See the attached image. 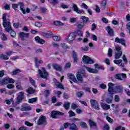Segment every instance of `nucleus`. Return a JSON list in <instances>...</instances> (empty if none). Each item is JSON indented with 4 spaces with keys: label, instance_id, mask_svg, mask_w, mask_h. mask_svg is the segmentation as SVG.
<instances>
[{
    "label": "nucleus",
    "instance_id": "nucleus-34",
    "mask_svg": "<svg viewBox=\"0 0 130 130\" xmlns=\"http://www.w3.org/2000/svg\"><path fill=\"white\" fill-rule=\"evenodd\" d=\"M84 91H77L76 92V96L78 98H81L82 97H83V95H84Z\"/></svg>",
    "mask_w": 130,
    "mask_h": 130
},
{
    "label": "nucleus",
    "instance_id": "nucleus-41",
    "mask_svg": "<svg viewBox=\"0 0 130 130\" xmlns=\"http://www.w3.org/2000/svg\"><path fill=\"white\" fill-rule=\"evenodd\" d=\"M52 38L54 41L58 42L60 40V37L57 36H52Z\"/></svg>",
    "mask_w": 130,
    "mask_h": 130
},
{
    "label": "nucleus",
    "instance_id": "nucleus-6",
    "mask_svg": "<svg viewBox=\"0 0 130 130\" xmlns=\"http://www.w3.org/2000/svg\"><path fill=\"white\" fill-rule=\"evenodd\" d=\"M108 92L110 94V99H113V92L114 91V89L113 88V87L114 86V84L112 83V82H110L108 84Z\"/></svg>",
    "mask_w": 130,
    "mask_h": 130
},
{
    "label": "nucleus",
    "instance_id": "nucleus-9",
    "mask_svg": "<svg viewBox=\"0 0 130 130\" xmlns=\"http://www.w3.org/2000/svg\"><path fill=\"white\" fill-rule=\"evenodd\" d=\"M57 115H59L60 116H63V115H64V114L58 111H52L51 113V118H54V119H55L57 118Z\"/></svg>",
    "mask_w": 130,
    "mask_h": 130
},
{
    "label": "nucleus",
    "instance_id": "nucleus-58",
    "mask_svg": "<svg viewBox=\"0 0 130 130\" xmlns=\"http://www.w3.org/2000/svg\"><path fill=\"white\" fill-rule=\"evenodd\" d=\"M106 119L108 121V122H110V123H113V119H112L109 116H107L106 117Z\"/></svg>",
    "mask_w": 130,
    "mask_h": 130
},
{
    "label": "nucleus",
    "instance_id": "nucleus-20",
    "mask_svg": "<svg viewBox=\"0 0 130 130\" xmlns=\"http://www.w3.org/2000/svg\"><path fill=\"white\" fill-rule=\"evenodd\" d=\"M35 41L37 43H39V44H44L45 43V41L44 40L40 38V37L37 36L35 38Z\"/></svg>",
    "mask_w": 130,
    "mask_h": 130
},
{
    "label": "nucleus",
    "instance_id": "nucleus-48",
    "mask_svg": "<svg viewBox=\"0 0 130 130\" xmlns=\"http://www.w3.org/2000/svg\"><path fill=\"white\" fill-rule=\"evenodd\" d=\"M29 82L31 84L32 86L35 87L36 85V83L35 82V80H33V79L31 77L29 78Z\"/></svg>",
    "mask_w": 130,
    "mask_h": 130
},
{
    "label": "nucleus",
    "instance_id": "nucleus-43",
    "mask_svg": "<svg viewBox=\"0 0 130 130\" xmlns=\"http://www.w3.org/2000/svg\"><path fill=\"white\" fill-rule=\"evenodd\" d=\"M53 24L55 26H59L60 25H62V22L59 21H54Z\"/></svg>",
    "mask_w": 130,
    "mask_h": 130
},
{
    "label": "nucleus",
    "instance_id": "nucleus-25",
    "mask_svg": "<svg viewBox=\"0 0 130 130\" xmlns=\"http://www.w3.org/2000/svg\"><path fill=\"white\" fill-rule=\"evenodd\" d=\"M68 77L70 80L74 82V83H78V80H77V78L75 77L74 74H72L71 73H69L68 74Z\"/></svg>",
    "mask_w": 130,
    "mask_h": 130
},
{
    "label": "nucleus",
    "instance_id": "nucleus-12",
    "mask_svg": "<svg viewBox=\"0 0 130 130\" xmlns=\"http://www.w3.org/2000/svg\"><path fill=\"white\" fill-rule=\"evenodd\" d=\"M115 92L118 94L123 93V86L119 84L115 87Z\"/></svg>",
    "mask_w": 130,
    "mask_h": 130
},
{
    "label": "nucleus",
    "instance_id": "nucleus-46",
    "mask_svg": "<svg viewBox=\"0 0 130 130\" xmlns=\"http://www.w3.org/2000/svg\"><path fill=\"white\" fill-rule=\"evenodd\" d=\"M45 96L46 98H47L50 95V91L48 89H46L44 91Z\"/></svg>",
    "mask_w": 130,
    "mask_h": 130
},
{
    "label": "nucleus",
    "instance_id": "nucleus-27",
    "mask_svg": "<svg viewBox=\"0 0 130 130\" xmlns=\"http://www.w3.org/2000/svg\"><path fill=\"white\" fill-rule=\"evenodd\" d=\"M72 57L74 59V62H78V60L79 59V58H78V55L77 54V53H76L75 51H73Z\"/></svg>",
    "mask_w": 130,
    "mask_h": 130
},
{
    "label": "nucleus",
    "instance_id": "nucleus-17",
    "mask_svg": "<svg viewBox=\"0 0 130 130\" xmlns=\"http://www.w3.org/2000/svg\"><path fill=\"white\" fill-rule=\"evenodd\" d=\"M73 8L74 9V12H76V13H77V14L85 13V11H84V10L81 9L80 10H79L78 6H77V5H76V4H73Z\"/></svg>",
    "mask_w": 130,
    "mask_h": 130
},
{
    "label": "nucleus",
    "instance_id": "nucleus-4",
    "mask_svg": "<svg viewBox=\"0 0 130 130\" xmlns=\"http://www.w3.org/2000/svg\"><path fill=\"white\" fill-rule=\"evenodd\" d=\"M37 123L38 125H46L47 124L46 116L42 115L39 118Z\"/></svg>",
    "mask_w": 130,
    "mask_h": 130
},
{
    "label": "nucleus",
    "instance_id": "nucleus-56",
    "mask_svg": "<svg viewBox=\"0 0 130 130\" xmlns=\"http://www.w3.org/2000/svg\"><path fill=\"white\" fill-rule=\"evenodd\" d=\"M2 40H3V41H7L8 40V38L7 37V35H6V34H2Z\"/></svg>",
    "mask_w": 130,
    "mask_h": 130
},
{
    "label": "nucleus",
    "instance_id": "nucleus-32",
    "mask_svg": "<svg viewBox=\"0 0 130 130\" xmlns=\"http://www.w3.org/2000/svg\"><path fill=\"white\" fill-rule=\"evenodd\" d=\"M32 110V108L30 106H24L21 108L22 111H28Z\"/></svg>",
    "mask_w": 130,
    "mask_h": 130
},
{
    "label": "nucleus",
    "instance_id": "nucleus-44",
    "mask_svg": "<svg viewBox=\"0 0 130 130\" xmlns=\"http://www.w3.org/2000/svg\"><path fill=\"white\" fill-rule=\"evenodd\" d=\"M113 52V51L112 50V49L109 48L108 49V55L109 57H111V56H112Z\"/></svg>",
    "mask_w": 130,
    "mask_h": 130
},
{
    "label": "nucleus",
    "instance_id": "nucleus-47",
    "mask_svg": "<svg viewBox=\"0 0 130 130\" xmlns=\"http://www.w3.org/2000/svg\"><path fill=\"white\" fill-rule=\"evenodd\" d=\"M7 81L8 84H14L15 83V80L13 78H7Z\"/></svg>",
    "mask_w": 130,
    "mask_h": 130
},
{
    "label": "nucleus",
    "instance_id": "nucleus-52",
    "mask_svg": "<svg viewBox=\"0 0 130 130\" xmlns=\"http://www.w3.org/2000/svg\"><path fill=\"white\" fill-rule=\"evenodd\" d=\"M69 114L70 117H73V116H76V114L73 111L71 110L69 111Z\"/></svg>",
    "mask_w": 130,
    "mask_h": 130
},
{
    "label": "nucleus",
    "instance_id": "nucleus-3",
    "mask_svg": "<svg viewBox=\"0 0 130 130\" xmlns=\"http://www.w3.org/2000/svg\"><path fill=\"white\" fill-rule=\"evenodd\" d=\"M3 20L4 27H7L8 31L11 30V22H7V14L6 13H4L3 15Z\"/></svg>",
    "mask_w": 130,
    "mask_h": 130
},
{
    "label": "nucleus",
    "instance_id": "nucleus-10",
    "mask_svg": "<svg viewBox=\"0 0 130 130\" xmlns=\"http://www.w3.org/2000/svg\"><path fill=\"white\" fill-rule=\"evenodd\" d=\"M76 77L78 81H79V82H81V83H82L83 81V77L84 78H87L86 76V73L85 72L81 73V74L80 72H77Z\"/></svg>",
    "mask_w": 130,
    "mask_h": 130
},
{
    "label": "nucleus",
    "instance_id": "nucleus-54",
    "mask_svg": "<svg viewBox=\"0 0 130 130\" xmlns=\"http://www.w3.org/2000/svg\"><path fill=\"white\" fill-rule=\"evenodd\" d=\"M113 62L115 64H119L120 63H121V62H122V60H121V59L114 60Z\"/></svg>",
    "mask_w": 130,
    "mask_h": 130
},
{
    "label": "nucleus",
    "instance_id": "nucleus-40",
    "mask_svg": "<svg viewBox=\"0 0 130 130\" xmlns=\"http://www.w3.org/2000/svg\"><path fill=\"white\" fill-rule=\"evenodd\" d=\"M80 126H82V127H83V128H87V127H88V126H87V123H86V122H85L81 121L80 123Z\"/></svg>",
    "mask_w": 130,
    "mask_h": 130
},
{
    "label": "nucleus",
    "instance_id": "nucleus-39",
    "mask_svg": "<svg viewBox=\"0 0 130 130\" xmlns=\"http://www.w3.org/2000/svg\"><path fill=\"white\" fill-rule=\"evenodd\" d=\"M70 105H71V103H64L63 107L66 110H69V109H70Z\"/></svg>",
    "mask_w": 130,
    "mask_h": 130
},
{
    "label": "nucleus",
    "instance_id": "nucleus-61",
    "mask_svg": "<svg viewBox=\"0 0 130 130\" xmlns=\"http://www.w3.org/2000/svg\"><path fill=\"white\" fill-rule=\"evenodd\" d=\"M71 67H72L71 63L68 62L65 64L64 68L65 69H71Z\"/></svg>",
    "mask_w": 130,
    "mask_h": 130
},
{
    "label": "nucleus",
    "instance_id": "nucleus-15",
    "mask_svg": "<svg viewBox=\"0 0 130 130\" xmlns=\"http://www.w3.org/2000/svg\"><path fill=\"white\" fill-rule=\"evenodd\" d=\"M42 35L45 38H51L53 36V33L51 31H48L47 32H42Z\"/></svg>",
    "mask_w": 130,
    "mask_h": 130
},
{
    "label": "nucleus",
    "instance_id": "nucleus-35",
    "mask_svg": "<svg viewBox=\"0 0 130 130\" xmlns=\"http://www.w3.org/2000/svg\"><path fill=\"white\" fill-rule=\"evenodd\" d=\"M49 3L53 6H55V5H57L58 4V0H48Z\"/></svg>",
    "mask_w": 130,
    "mask_h": 130
},
{
    "label": "nucleus",
    "instance_id": "nucleus-13",
    "mask_svg": "<svg viewBox=\"0 0 130 130\" xmlns=\"http://www.w3.org/2000/svg\"><path fill=\"white\" fill-rule=\"evenodd\" d=\"M29 33H26L23 31L19 32V37L20 38H21L22 41H24V40H25V38H29Z\"/></svg>",
    "mask_w": 130,
    "mask_h": 130
},
{
    "label": "nucleus",
    "instance_id": "nucleus-53",
    "mask_svg": "<svg viewBox=\"0 0 130 130\" xmlns=\"http://www.w3.org/2000/svg\"><path fill=\"white\" fill-rule=\"evenodd\" d=\"M115 102H119L120 101V99L119 98V96L117 94L115 95L114 98Z\"/></svg>",
    "mask_w": 130,
    "mask_h": 130
},
{
    "label": "nucleus",
    "instance_id": "nucleus-14",
    "mask_svg": "<svg viewBox=\"0 0 130 130\" xmlns=\"http://www.w3.org/2000/svg\"><path fill=\"white\" fill-rule=\"evenodd\" d=\"M115 42H116V43H120L121 45L125 46V47L126 46V44H125V40L124 39H119L118 37H116L115 39Z\"/></svg>",
    "mask_w": 130,
    "mask_h": 130
},
{
    "label": "nucleus",
    "instance_id": "nucleus-1",
    "mask_svg": "<svg viewBox=\"0 0 130 130\" xmlns=\"http://www.w3.org/2000/svg\"><path fill=\"white\" fill-rule=\"evenodd\" d=\"M20 6V9L22 12L23 15L26 14V10L25 8H24V4L22 2H19L18 4H12V9L14 10V11H17L18 10V7Z\"/></svg>",
    "mask_w": 130,
    "mask_h": 130
},
{
    "label": "nucleus",
    "instance_id": "nucleus-2",
    "mask_svg": "<svg viewBox=\"0 0 130 130\" xmlns=\"http://www.w3.org/2000/svg\"><path fill=\"white\" fill-rule=\"evenodd\" d=\"M39 76L42 79H47L48 77V72L45 70V68L42 67V70L39 69L38 70Z\"/></svg>",
    "mask_w": 130,
    "mask_h": 130
},
{
    "label": "nucleus",
    "instance_id": "nucleus-16",
    "mask_svg": "<svg viewBox=\"0 0 130 130\" xmlns=\"http://www.w3.org/2000/svg\"><path fill=\"white\" fill-rule=\"evenodd\" d=\"M106 30L107 31L110 37H113V36H114V31L113 30V29L111 28L110 26H107L106 27Z\"/></svg>",
    "mask_w": 130,
    "mask_h": 130
},
{
    "label": "nucleus",
    "instance_id": "nucleus-31",
    "mask_svg": "<svg viewBox=\"0 0 130 130\" xmlns=\"http://www.w3.org/2000/svg\"><path fill=\"white\" fill-rule=\"evenodd\" d=\"M26 92L28 94H34V93H35V90L33 88L30 87L26 90Z\"/></svg>",
    "mask_w": 130,
    "mask_h": 130
},
{
    "label": "nucleus",
    "instance_id": "nucleus-36",
    "mask_svg": "<svg viewBox=\"0 0 130 130\" xmlns=\"http://www.w3.org/2000/svg\"><path fill=\"white\" fill-rule=\"evenodd\" d=\"M122 55V52H117L115 55V58L118 59Z\"/></svg>",
    "mask_w": 130,
    "mask_h": 130
},
{
    "label": "nucleus",
    "instance_id": "nucleus-21",
    "mask_svg": "<svg viewBox=\"0 0 130 130\" xmlns=\"http://www.w3.org/2000/svg\"><path fill=\"white\" fill-rule=\"evenodd\" d=\"M88 122L89 123L90 127H94L95 129H97L98 126H97V123L96 122L91 119L89 120Z\"/></svg>",
    "mask_w": 130,
    "mask_h": 130
},
{
    "label": "nucleus",
    "instance_id": "nucleus-5",
    "mask_svg": "<svg viewBox=\"0 0 130 130\" xmlns=\"http://www.w3.org/2000/svg\"><path fill=\"white\" fill-rule=\"evenodd\" d=\"M77 37V31H74L70 33L68 37H67L66 40H68L69 41V43H71L73 42L74 40H75V38Z\"/></svg>",
    "mask_w": 130,
    "mask_h": 130
},
{
    "label": "nucleus",
    "instance_id": "nucleus-49",
    "mask_svg": "<svg viewBox=\"0 0 130 130\" xmlns=\"http://www.w3.org/2000/svg\"><path fill=\"white\" fill-rule=\"evenodd\" d=\"M115 78L117 80H119L120 81H122V78H121V74H117L115 75Z\"/></svg>",
    "mask_w": 130,
    "mask_h": 130
},
{
    "label": "nucleus",
    "instance_id": "nucleus-28",
    "mask_svg": "<svg viewBox=\"0 0 130 130\" xmlns=\"http://www.w3.org/2000/svg\"><path fill=\"white\" fill-rule=\"evenodd\" d=\"M94 67L95 69H98V70H101V71H104L105 68L103 66L99 65L98 63H95L94 64Z\"/></svg>",
    "mask_w": 130,
    "mask_h": 130
},
{
    "label": "nucleus",
    "instance_id": "nucleus-60",
    "mask_svg": "<svg viewBox=\"0 0 130 130\" xmlns=\"http://www.w3.org/2000/svg\"><path fill=\"white\" fill-rule=\"evenodd\" d=\"M6 87L8 88V89H14V88H15V85L8 84Z\"/></svg>",
    "mask_w": 130,
    "mask_h": 130
},
{
    "label": "nucleus",
    "instance_id": "nucleus-63",
    "mask_svg": "<svg viewBox=\"0 0 130 130\" xmlns=\"http://www.w3.org/2000/svg\"><path fill=\"white\" fill-rule=\"evenodd\" d=\"M91 39H92L93 41H97V40H98V38L96 36V35L92 34Z\"/></svg>",
    "mask_w": 130,
    "mask_h": 130
},
{
    "label": "nucleus",
    "instance_id": "nucleus-42",
    "mask_svg": "<svg viewBox=\"0 0 130 130\" xmlns=\"http://www.w3.org/2000/svg\"><path fill=\"white\" fill-rule=\"evenodd\" d=\"M16 86L17 90H19V91H22V90H23V87H22V86L20 85V83H16Z\"/></svg>",
    "mask_w": 130,
    "mask_h": 130
},
{
    "label": "nucleus",
    "instance_id": "nucleus-51",
    "mask_svg": "<svg viewBox=\"0 0 130 130\" xmlns=\"http://www.w3.org/2000/svg\"><path fill=\"white\" fill-rule=\"evenodd\" d=\"M77 34L78 36H79V37H83V34L82 33V30H81V29H78L77 30L76 35Z\"/></svg>",
    "mask_w": 130,
    "mask_h": 130
},
{
    "label": "nucleus",
    "instance_id": "nucleus-18",
    "mask_svg": "<svg viewBox=\"0 0 130 130\" xmlns=\"http://www.w3.org/2000/svg\"><path fill=\"white\" fill-rule=\"evenodd\" d=\"M86 69L90 74H98L99 73V70L90 67H86Z\"/></svg>",
    "mask_w": 130,
    "mask_h": 130
},
{
    "label": "nucleus",
    "instance_id": "nucleus-33",
    "mask_svg": "<svg viewBox=\"0 0 130 130\" xmlns=\"http://www.w3.org/2000/svg\"><path fill=\"white\" fill-rule=\"evenodd\" d=\"M0 58L3 59V60H8L9 59V57L4 54H0Z\"/></svg>",
    "mask_w": 130,
    "mask_h": 130
},
{
    "label": "nucleus",
    "instance_id": "nucleus-38",
    "mask_svg": "<svg viewBox=\"0 0 130 130\" xmlns=\"http://www.w3.org/2000/svg\"><path fill=\"white\" fill-rule=\"evenodd\" d=\"M1 85H7V84H9L8 82V78H6V79H3L1 82H0Z\"/></svg>",
    "mask_w": 130,
    "mask_h": 130
},
{
    "label": "nucleus",
    "instance_id": "nucleus-57",
    "mask_svg": "<svg viewBox=\"0 0 130 130\" xmlns=\"http://www.w3.org/2000/svg\"><path fill=\"white\" fill-rule=\"evenodd\" d=\"M61 45L63 49H68L69 48V46L64 43H61Z\"/></svg>",
    "mask_w": 130,
    "mask_h": 130
},
{
    "label": "nucleus",
    "instance_id": "nucleus-7",
    "mask_svg": "<svg viewBox=\"0 0 130 130\" xmlns=\"http://www.w3.org/2000/svg\"><path fill=\"white\" fill-rule=\"evenodd\" d=\"M82 60L85 64H91L94 62V60L91 59L90 57L86 55L83 56Z\"/></svg>",
    "mask_w": 130,
    "mask_h": 130
},
{
    "label": "nucleus",
    "instance_id": "nucleus-30",
    "mask_svg": "<svg viewBox=\"0 0 130 130\" xmlns=\"http://www.w3.org/2000/svg\"><path fill=\"white\" fill-rule=\"evenodd\" d=\"M21 72V71L20 69H16L11 72V75L12 76H16V75H18V74H20Z\"/></svg>",
    "mask_w": 130,
    "mask_h": 130
},
{
    "label": "nucleus",
    "instance_id": "nucleus-64",
    "mask_svg": "<svg viewBox=\"0 0 130 130\" xmlns=\"http://www.w3.org/2000/svg\"><path fill=\"white\" fill-rule=\"evenodd\" d=\"M71 124V123L66 122L63 124V127L64 128H68L69 126H70V125Z\"/></svg>",
    "mask_w": 130,
    "mask_h": 130
},
{
    "label": "nucleus",
    "instance_id": "nucleus-23",
    "mask_svg": "<svg viewBox=\"0 0 130 130\" xmlns=\"http://www.w3.org/2000/svg\"><path fill=\"white\" fill-rule=\"evenodd\" d=\"M52 67L55 71H57L58 72H61V71H62V68L58 64L54 63L53 64Z\"/></svg>",
    "mask_w": 130,
    "mask_h": 130
},
{
    "label": "nucleus",
    "instance_id": "nucleus-19",
    "mask_svg": "<svg viewBox=\"0 0 130 130\" xmlns=\"http://www.w3.org/2000/svg\"><path fill=\"white\" fill-rule=\"evenodd\" d=\"M19 94L20 95L17 96V102H18V103H22V101H23L24 98V93L23 92H20Z\"/></svg>",
    "mask_w": 130,
    "mask_h": 130
},
{
    "label": "nucleus",
    "instance_id": "nucleus-26",
    "mask_svg": "<svg viewBox=\"0 0 130 130\" xmlns=\"http://www.w3.org/2000/svg\"><path fill=\"white\" fill-rule=\"evenodd\" d=\"M101 106L104 110H109V109H110V105L107 104L102 103L101 104Z\"/></svg>",
    "mask_w": 130,
    "mask_h": 130
},
{
    "label": "nucleus",
    "instance_id": "nucleus-55",
    "mask_svg": "<svg viewBox=\"0 0 130 130\" xmlns=\"http://www.w3.org/2000/svg\"><path fill=\"white\" fill-rule=\"evenodd\" d=\"M24 124L25 125H27V126H33V123H30V122L28 121H25L24 122Z\"/></svg>",
    "mask_w": 130,
    "mask_h": 130
},
{
    "label": "nucleus",
    "instance_id": "nucleus-24",
    "mask_svg": "<svg viewBox=\"0 0 130 130\" xmlns=\"http://www.w3.org/2000/svg\"><path fill=\"white\" fill-rule=\"evenodd\" d=\"M54 83L57 88H59V89H64L63 85H62L61 83H59V82H58V81H57L56 79H55V81H54Z\"/></svg>",
    "mask_w": 130,
    "mask_h": 130
},
{
    "label": "nucleus",
    "instance_id": "nucleus-50",
    "mask_svg": "<svg viewBox=\"0 0 130 130\" xmlns=\"http://www.w3.org/2000/svg\"><path fill=\"white\" fill-rule=\"evenodd\" d=\"M106 103L107 104H111V103H112V99L109 98L106 99Z\"/></svg>",
    "mask_w": 130,
    "mask_h": 130
},
{
    "label": "nucleus",
    "instance_id": "nucleus-59",
    "mask_svg": "<svg viewBox=\"0 0 130 130\" xmlns=\"http://www.w3.org/2000/svg\"><path fill=\"white\" fill-rule=\"evenodd\" d=\"M115 50L117 52H122V51H121V47L120 46H118L115 47Z\"/></svg>",
    "mask_w": 130,
    "mask_h": 130
},
{
    "label": "nucleus",
    "instance_id": "nucleus-29",
    "mask_svg": "<svg viewBox=\"0 0 130 130\" xmlns=\"http://www.w3.org/2000/svg\"><path fill=\"white\" fill-rule=\"evenodd\" d=\"M80 19L82 20L83 23L84 24H87L89 22V18L86 16H81Z\"/></svg>",
    "mask_w": 130,
    "mask_h": 130
},
{
    "label": "nucleus",
    "instance_id": "nucleus-22",
    "mask_svg": "<svg viewBox=\"0 0 130 130\" xmlns=\"http://www.w3.org/2000/svg\"><path fill=\"white\" fill-rule=\"evenodd\" d=\"M5 28H5L6 31H7V32H8V33H10L11 37H13V38H15V37H16V32L14 31L13 29H12V26H11V29H9V30L7 29V27Z\"/></svg>",
    "mask_w": 130,
    "mask_h": 130
},
{
    "label": "nucleus",
    "instance_id": "nucleus-37",
    "mask_svg": "<svg viewBox=\"0 0 130 130\" xmlns=\"http://www.w3.org/2000/svg\"><path fill=\"white\" fill-rule=\"evenodd\" d=\"M37 100H38V98H34L30 99L28 100V103L33 104L34 103V102H36Z\"/></svg>",
    "mask_w": 130,
    "mask_h": 130
},
{
    "label": "nucleus",
    "instance_id": "nucleus-8",
    "mask_svg": "<svg viewBox=\"0 0 130 130\" xmlns=\"http://www.w3.org/2000/svg\"><path fill=\"white\" fill-rule=\"evenodd\" d=\"M79 120H80L79 118H73L72 119V122H73V123H70L69 129L70 130H78V127H77V125H76V124L75 123H76V121H79Z\"/></svg>",
    "mask_w": 130,
    "mask_h": 130
},
{
    "label": "nucleus",
    "instance_id": "nucleus-45",
    "mask_svg": "<svg viewBox=\"0 0 130 130\" xmlns=\"http://www.w3.org/2000/svg\"><path fill=\"white\" fill-rule=\"evenodd\" d=\"M106 4H107V1L106 0H103L101 3V7L103 9L105 8L106 7Z\"/></svg>",
    "mask_w": 130,
    "mask_h": 130
},
{
    "label": "nucleus",
    "instance_id": "nucleus-62",
    "mask_svg": "<svg viewBox=\"0 0 130 130\" xmlns=\"http://www.w3.org/2000/svg\"><path fill=\"white\" fill-rule=\"evenodd\" d=\"M110 127H109V125L105 124L103 127V130H110Z\"/></svg>",
    "mask_w": 130,
    "mask_h": 130
},
{
    "label": "nucleus",
    "instance_id": "nucleus-11",
    "mask_svg": "<svg viewBox=\"0 0 130 130\" xmlns=\"http://www.w3.org/2000/svg\"><path fill=\"white\" fill-rule=\"evenodd\" d=\"M90 104L91 105V107L92 108H94L96 110H99L100 108H99V105H98V103L95 100H90Z\"/></svg>",
    "mask_w": 130,
    "mask_h": 130
}]
</instances>
